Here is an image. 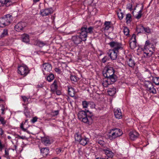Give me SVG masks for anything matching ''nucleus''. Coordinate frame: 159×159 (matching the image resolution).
Instances as JSON below:
<instances>
[{
	"label": "nucleus",
	"instance_id": "c756f323",
	"mask_svg": "<svg viewBox=\"0 0 159 159\" xmlns=\"http://www.w3.org/2000/svg\"><path fill=\"white\" fill-rule=\"evenodd\" d=\"M57 81L56 80H55L53 83L51 85L52 89L54 90H56L57 89Z\"/></svg>",
	"mask_w": 159,
	"mask_h": 159
},
{
	"label": "nucleus",
	"instance_id": "7c9ffc66",
	"mask_svg": "<svg viewBox=\"0 0 159 159\" xmlns=\"http://www.w3.org/2000/svg\"><path fill=\"white\" fill-rule=\"evenodd\" d=\"M125 20L127 24L130 23L132 20L131 15L129 13L126 15Z\"/></svg>",
	"mask_w": 159,
	"mask_h": 159
},
{
	"label": "nucleus",
	"instance_id": "6ab92c4d",
	"mask_svg": "<svg viewBox=\"0 0 159 159\" xmlns=\"http://www.w3.org/2000/svg\"><path fill=\"white\" fill-rule=\"evenodd\" d=\"M89 139L85 136H83L80 141L79 142V143L83 146L86 145L89 142Z\"/></svg>",
	"mask_w": 159,
	"mask_h": 159
},
{
	"label": "nucleus",
	"instance_id": "c03bdc74",
	"mask_svg": "<svg viewBox=\"0 0 159 159\" xmlns=\"http://www.w3.org/2000/svg\"><path fill=\"white\" fill-rule=\"evenodd\" d=\"M0 107L1 108V110L2 111L1 114L2 115H4L5 114L4 111L5 110V107L3 105H0Z\"/></svg>",
	"mask_w": 159,
	"mask_h": 159
},
{
	"label": "nucleus",
	"instance_id": "6e6552de",
	"mask_svg": "<svg viewBox=\"0 0 159 159\" xmlns=\"http://www.w3.org/2000/svg\"><path fill=\"white\" fill-rule=\"evenodd\" d=\"M52 69V66L51 64L48 63H44L43 64L42 70L44 75L50 72Z\"/></svg>",
	"mask_w": 159,
	"mask_h": 159
},
{
	"label": "nucleus",
	"instance_id": "864d4df0",
	"mask_svg": "<svg viewBox=\"0 0 159 159\" xmlns=\"http://www.w3.org/2000/svg\"><path fill=\"white\" fill-rule=\"evenodd\" d=\"M55 70L56 72L59 74H60L61 72V70L58 68H55Z\"/></svg>",
	"mask_w": 159,
	"mask_h": 159
},
{
	"label": "nucleus",
	"instance_id": "5701e85b",
	"mask_svg": "<svg viewBox=\"0 0 159 159\" xmlns=\"http://www.w3.org/2000/svg\"><path fill=\"white\" fill-rule=\"evenodd\" d=\"M107 92L109 95L112 96L114 95L116 92V89L114 88H109L108 89Z\"/></svg>",
	"mask_w": 159,
	"mask_h": 159
},
{
	"label": "nucleus",
	"instance_id": "774afa93",
	"mask_svg": "<svg viewBox=\"0 0 159 159\" xmlns=\"http://www.w3.org/2000/svg\"><path fill=\"white\" fill-rule=\"evenodd\" d=\"M53 159H59V158H58L57 157H55L54 158H53Z\"/></svg>",
	"mask_w": 159,
	"mask_h": 159
},
{
	"label": "nucleus",
	"instance_id": "58836bf2",
	"mask_svg": "<svg viewBox=\"0 0 159 159\" xmlns=\"http://www.w3.org/2000/svg\"><path fill=\"white\" fill-rule=\"evenodd\" d=\"M123 32L124 34L126 36H128L129 35V30L127 27H124Z\"/></svg>",
	"mask_w": 159,
	"mask_h": 159
},
{
	"label": "nucleus",
	"instance_id": "f8f14e48",
	"mask_svg": "<svg viewBox=\"0 0 159 159\" xmlns=\"http://www.w3.org/2000/svg\"><path fill=\"white\" fill-rule=\"evenodd\" d=\"M12 0H0V7H6L12 4Z\"/></svg>",
	"mask_w": 159,
	"mask_h": 159
},
{
	"label": "nucleus",
	"instance_id": "13d9d810",
	"mask_svg": "<svg viewBox=\"0 0 159 159\" xmlns=\"http://www.w3.org/2000/svg\"><path fill=\"white\" fill-rule=\"evenodd\" d=\"M43 84L42 83L38 84L37 85V87L38 88H42L43 87Z\"/></svg>",
	"mask_w": 159,
	"mask_h": 159
},
{
	"label": "nucleus",
	"instance_id": "ddd939ff",
	"mask_svg": "<svg viewBox=\"0 0 159 159\" xmlns=\"http://www.w3.org/2000/svg\"><path fill=\"white\" fill-rule=\"evenodd\" d=\"M25 26V24L24 22L18 23L15 26V29L16 31L20 32L22 30Z\"/></svg>",
	"mask_w": 159,
	"mask_h": 159
},
{
	"label": "nucleus",
	"instance_id": "1a4fd4ad",
	"mask_svg": "<svg viewBox=\"0 0 159 159\" xmlns=\"http://www.w3.org/2000/svg\"><path fill=\"white\" fill-rule=\"evenodd\" d=\"M53 12V9L52 8H46L42 9L40 11V14L43 16H48Z\"/></svg>",
	"mask_w": 159,
	"mask_h": 159
},
{
	"label": "nucleus",
	"instance_id": "72a5a7b5",
	"mask_svg": "<svg viewBox=\"0 0 159 159\" xmlns=\"http://www.w3.org/2000/svg\"><path fill=\"white\" fill-rule=\"evenodd\" d=\"M152 81L156 85H159V77H153Z\"/></svg>",
	"mask_w": 159,
	"mask_h": 159
},
{
	"label": "nucleus",
	"instance_id": "37998d69",
	"mask_svg": "<svg viewBox=\"0 0 159 159\" xmlns=\"http://www.w3.org/2000/svg\"><path fill=\"white\" fill-rule=\"evenodd\" d=\"M0 122L3 125H4L6 123V121L5 120L4 118L1 116H0Z\"/></svg>",
	"mask_w": 159,
	"mask_h": 159
},
{
	"label": "nucleus",
	"instance_id": "39448f33",
	"mask_svg": "<svg viewBox=\"0 0 159 159\" xmlns=\"http://www.w3.org/2000/svg\"><path fill=\"white\" fill-rule=\"evenodd\" d=\"M109 138L111 140H113L116 138L121 135L123 134L121 130L118 129H112L109 133Z\"/></svg>",
	"mask_w": 159,
	"mask_h": 159
},
{
	"label": "nucleus",
	"instance_id": "cd10ccee",
	"mask_svg": "<svg viewBox=\"0 0 159 159\" xmlns=\"http://www.w3.org/2000/svg\"><path fill=\"white\" fill-rule=\"evenodd\" d=\"M68 93L69 94L71 97H73L75 95L74 89L72 87H68Z\"/></svg>",
	"mask_w": 159,
	"mask_h": 159
},
{
	"label": "nucleus",
	"instance_id": "b1692460",
	"mask_svg": "<svg viewBox=\"0 0 159 159\" xmlns=\"http://www.w3.org/2000/svg\"><path fill=\"white\" fill-rule=\"evenodd\" d=\"M83 137L81 136L80 133H76L74 135L75 140L79 142L80 141L81 139Z\"/></svg>",
	"mask_w": 159,
	"mask_h": 159
},
{
	"label": "nucleus",
	"instance_id": "7ed1b4c3",
	"mask_svg": "<svg viewBox=\"0 0 159 159\" xmlns=\"http://www.w3.org/2000/svg\"><path fill=\"white\" fill-rule=\"evenodd\" d=\"M78 117L83 122L88 125H91L92 122L93 114L88 110L80 111L78 113Z\"/></svg>",
	"mask_w": 159,
	"mask_h": 159
},
{
	"label": "nucleus",
	"instance_id": "0eeeda50",
	"mask_svg": "<svg viewBox=\"0 0 159 159\" xmlns=\"http://www.w3.org/2000/svg\"><path fill=\"white\" fill-rule=\"evenodd\" d=\"M29 72L28 67L25 65L20 66L18 67V73L24 76H26Z\"/></svg>",
	"mask_w": 159,
	"mask_h": 159
},
{
	"label": "nucleus",
	"instance_id": "79ce46f5",
	"mask_svg": "<svg viewBox=\"0 0 159 159\" xmlns=\"http://www.w3.org/2000/svg\"><path fill=\"white\" fill-rule=\"evenodd\" d=\"M151 89H148V91H149L150 93H152L153 94H156V90L154 88V86H153L151 88Z\"/></svg>",
	"mask_w": 159,
	"mask_h": 159
},
{
	"label": "nucleus",
	"instance_id": "393cba45",
	"mask_svg": "<svg viewBox=\"0 0 159 159\" xmlns=\"http://www.w3.org/2000/svg\"><path fill=\"white\" fill-rule=\"evenodd\" d=\"M22 41L25 43H28L30 41L29 35L26 34H24L22 36Z\"/></svg>",
	"mask_w": 159,
	"mask_h": 159
},
{
	"label": "nucleus",
	"instance_id": "c85d7f7f",
	"mask_svg": "<svg viewBox=\"0 0 159 159\" xmlns=\"http://www.w3.org/2000/svg\"><path fill=\"white\" fill-rule=\"evenodd\" d=\"M42 141L46 145L50 143V141L48 138L44 137L42 139Z\"/></svg>",
	"mask_w": 159,
	"mask_h": 159
},
{
	"label": "nucleus",
	"instance_id": "4c0bfd02",
	"mask_svg": "<svg viewBox=\"0 0 159 159\" xmlns=\"http://www.w3.org/2000/svg\"><path fill=\"white\" fill-rule=\"evenodd\" d=\"M70 80L73 81V83L76 82L78 80V78L75 75H71L70 76Z\"/></svg>",
	"mask_w": 159,
	"mask_h": 159
},
{
	"label": "nucleus",
	"instance_id": "e2e57ef3",
	"mask_svg": "<svg viewBox=\"0 0 159 159\" xmlns=\"http://www.w3.org/2000/svg\"><path fill=\"white\" fill-rule=\"evenodd\" d=\"M13 135L14 136H16V137H17V135H19L17 134H16L15 133V134H14Z\"/></svg>",
	"mask_w": 159,
	"mask_h": 159
},
{
	"label": "nucleus",
	"instance_id": "603ef678",
	"mask_svg": "<svg viewBox=\"0 0 159 159\" xmlns=\"http://www.w3.org/2000/svg\"><path fill=\"white\" fill-rule=\"evenodd\" d=\"M5 155L7 158H9V152L8 151H7L6 149L5 150Z\"/></svg>",
	"mask_w": 159,
	"mask_h": 159
},
{
	"label": "nucleus",
	"instance_id": "3c124183",
	"mask_svg": "<svg viewBox=\"0 0 159 159\" xmlns=\"http://www.w3.org/2000/svg\"><path fill=\"white\" fill-rule=\"evenodd\" d=\"M108 59V58L107 56L104 57L102 59V61L103 63H105L107 60Z\"/></svg>",
	"mask_w": 159,
	"mask_h": 159
},
{
	"label": "nucleus",
	"instance_id": "a878e982",
	"mask_svg": "<svg viewBox=\"0 0 159 159\" xmlns=\"http://www.w3.org/2000/svg\"><path fill=\"white\" fill-rule=\"evenodd\" d=\"M139 29L144 30L147 33H150L151 32L150 29L149 27L145 28L143 25L139 26L137 27L138 31Z\"/></svg>",
	"mask_w": 159,
	"mask_h": 159
},
{
	"label": "nucleus",
	"instance_id": "9d476101",
	"mask_svg": "<svg viewBox=\"0 0 159 159\" xmlns=\"http://www.w3.org/2000/svg\"><path fill=\"white\" fill-rule=\"evenodd\" d=\"M102 151L108 157L112 158L114 155L113 152L109 148L107 147L102 149Z\"/></svg>",
	"mask_w": 159,
	"mask_h": 159
},
{
	"label": "nucleus",
	"instance_id": "bb28decb",
	"mask_svg": "<svg viewBox=\"0 0 159 159\" xmlns=\"http://www.w3.org/2000/svg\"><path fill=\"white\" fill-rule=\"evenodd\" d=\"M144 84L146 87L147 88V90L151 89V88L153 86L152 83L150 81H145L144 82Z\"/></svg>",
	"mask_w": 159,
	"mask_h": 159
},
{
	"label": "nucleus",
	"instance_id": "dca6fc26",
	"mask_svg": "<svg viewBox=\"0 0 159 159\" xmlns=\"http://www.w3.org/2000/svg\"><path fill=\"white\" fill-rule=\"evenodd\" d=\"M137 6H134V3L133 2H131L127 4L126 6V8L129 11H134L136 9Z\"/></svg>",
	"mask_w": 159,
	"mask_h": 159
},
{
	"label": "nucleus",
	"instance_id": "f257e3e1",
	"mask_svg": "<svg viewBox=\"0 0 159 159\" xmlns=\"http://www.w3.org/2000/svg\"><path fill=\"white\" fill-rule=\"evenodd\" d=\"M93 28L91 26L87 28V26L84 25L81 27L79 35H74L72 36L71 40L75 45H78L83 41L86 40L87 34H92L93 33Z\"/></svg>",
	"mask_w": 159,
	"mask_h": 159
},
{
	"label": "nucleus",
	"instance_id": "20e7f679",
	"mask_svg": "<svg viewBox=\"0 0 159 159\" xmlns=\"http://www.w3.org/2000/svg\"><path fill=\"white\" fill-rule=\"evenodd\" d=\"M12 21V16L10 14H7L4 17L0 19V27H4L9 25Z\"/></svg>",
	"mask_w": 159,
	"mask_h": 159
},
{
	"label": "nucleus",
	"instance_id": "aec40b11",
	"mask_svg": "<svg viewBox=\"0 0 159 159\" xmlns=\"http://www.w3.org/2000/svg\"><path fill=\"white\" fill-rule=\"evenodd\" d=\"M25 106L24 107L25 110H24V113L27 118H30L31 117V115L29 111L28 110V108L26 106V104H23Z\"/></svg>",
	"mask_w": 159,
	"mask_h": 159
},
{
	"label": "nucleus",
	"instance_id": "412c9836",
	"mask_svg": "<svg viewBox=\"0 0 159 159\" xmlns=\"http://www.w3.org/2000/svg\"><path fill=\"white\" fill-rule=\"evenodd\" d=\"M49 150L48 148H42L40 149L41 153L43 157H45L48 154Z\"/></svg>",
	"mask_w": 159,
	"mask_h": 159
},
{
	"label": "nucleus",
	"instance_id": "5fc2aeb1",
	"mask_svg": "<svg viewBox=\"0 0 159 159\" xmlns=\"http://www.w3.org/2000/svg\"><path fill=\"white\" fill-rule=\"evenodd\" d=\"M61 151V148H57L56 149V152L57 154H59L60 153Z\"/></svg>",
	"mask_w": 159,
	"mask_h": 159
},
{
	"label": "nucleus",
	"instance_id": "a211bd4d",
	"mask_svg": "<svg viewBox=\"0 0 159 159\" xmlns=\"http://www.w3.org/2000/svg\"><path fill=\"white\" fill-rule=\"evenodd\" d=\"M139 135V134L136 131H131L129 133L130 138L133 140L136 139Z\"/></svg>",
	"mask_w": 159,
	"mask_h": 159
},
{
	"label": "nucleus",
	"instance_id": "bf43d9fd",
	"mask_svg": "<svg viewBox=\"0 0 159 159\" xmlns=\"http://www.w3.org/2000/svg\"><path fill=\"white\" fill-rule=\"evenodd\" d=\"M4 133V131L2 129L0 128V136L2 135Z\"/></svg>",
	"mask_w": 159,
	"mask_h": 159
},
{
	"label": "nucleus",
	"instance_id": "4d7b16f0",
	"mask_svg": "<svg viewBox=\"0 0 159 159\" xmlns=\"http://www.w3.org/2000/svg\"><path fill=\"white\" fill-rule=\"evenodd\" d=\"M17 137L20 139H26V138L25 136H20L19 135H17Z\"/></svg>",
	"mask_w": 159,
	"mask_h": 159
},
{
	"label": "nucleus",
	"instance_id": "49530a36",
	"mask_svg": "<svg viewBox=\"0 0 159 159\" xmlns=\"http://www.w3.org/2000/svg\"><path fill=\"white\" fill-rule=\"evenodd\" d=\"M92 108H95V104L93 102H89V106Z\"/></svg>",
	"mask_w": 159,
	"mask_h": 159
},
{
	"label": "nucleus",
	"instance_id": "9b49d317",
	"mask_svg": "<svg viewBox=\"0 0 159 159\" xmlns=\"http://www.w3.org/2000/svg\"><path fill=\"white\" fill-rule=\"evenodd\" d=\"M118 52H117L116 51L111 49L109 51L107 52V54L111 60H115L116 59Z\"/></svg>",
	"mask_w": 159,
	"mask_h": 159
},
{
	"label": "nucleus",
	"instance_id": "ea45409f",
	"mask_svg": "<svg viewBox=\"0 0 159 159\" xmlns=\"http://www.w3.org/2000/svg\"><path fill=\"white\" fill-rule=\"evenodd\" d=\"M142 9L140 10L138 12V13L134 16V17L138 19H139L141 17L142 14Z\"/></svg>",
	"mask_w": 159,
	"mask_h": 159
},
{
	"label": "nucleus",
	"instance_id": "f704fd0d",
	"mask_svg": "<svg viewBox=\"0 0 159 159\" xmlns=\"http://www.w3.org/2000/svg\"><path fill=\"white\" fill-rule=\"evenodd\" d=\"M54 78V76L53 74H50L47 77V80L49 82H51Z\"/></svg>",
	"mask_w": 159,
	"mask_h": 159
},
{
	"label": "nucleus",
	"instance_id": "a18cd8bd",
	"mask_svg": "<svg viewBox=\"0 0 159 159\" xmlns=\"http://www.w3.org/2000/svg\"><path fill=\"white\" fill-rule=\"evenodd\" d=\"M59 110L54 111L52 112V115L53 116H55L59 114Z\"/></svg>",
	"mask_w": 159,
	"mask_h": 159
},
{
	"label": "nucleus",
	"instance_id": "2eb2a0df",
	"mask_svg": "<svg viewBox=\"0 0 159 159\" xmlns=\"http://www.w3.org/2000/svg\"><path fill=\"white\" fill-rule=\"evenodd\" d=\"M114 115L116 118L120 119L122 118V113L120 108L115 109L114 110Z\"/></svg>",
	"mask_w": 159,
	"mask_h": 159
},
{
	"label": "nucleus",
	"instance_id": "338daca9",
	"mask_svg": "<svg viewBox=\"0 0 159 159\" xmlns=\"http://www.w3.org/2000/svg\"><path fill=\"white\" fill-rule=\"evenodd\" d=\"M145 53L146 54L147 56H148V54H149L148 53L145 52Z\"/></svg>",
	"mask_w": 159,
	"mask_h": 159
},
{
	"label": "nucleus",
	"instance_id": "e433bc0d",
	"mask_svg": "<svg viewBox=\"0 0 159 159\" xmlns=\"http://www.w3.org/2000/svg\"><path fill=\"white\" fill-rule=\"evenodd\" d=\"M8 34V30L7 29H4L2 32L0 37L3 38L7 36Z\"/></svg>",
	"mask_w": 159,
	"mask_h": 159
},
{
	"label": "nucleus",
	"instance_id": "09e8293b",
	"mask_svg": "<svg viewBox=\"0 0 159 159\" xmlns=\"http://www.w3.org/2000/svg\"><path fill=\"white\" fill-rule=\"evenodd\" d=\"M21 97L22 98L23 101L24 102V103H25L28 101V98H27L26 96H21Z\"/></svg>",
	"mask_w": 159,
	"mask_h": 159
},
{
	"label": "nucleus",
	"instance_id": "0e129e2a",
	"mask_svg": "<svg viewBox=\"0 0 159 159\" xmlns=\"http://www.w3.org/2000/svg\"><path fill=\"white\" fill-rule=\"evenodd\" d=\"M7 138L9 139H11V137L10 136H7Z\"/></svg>",
	"mask_w": 159,
	"mask_h": 159
},
{
	"label": "nucleus",
	"instance_id": "6e6d98bb",
	"mask_svg": "<svg viewBox=\"0 0 159 159\" xmlns=\"http://www.w3.org/2000/svg\"><path fill=\"white\" fill-rule=\"evenodd\" d=\"M20 128H21V129H22V130H23L24 131H26V129H25L24 128V127H23V123H22L21 125H20Z\"/></svg>",
	"mask_w": 159,
	"mask_h": 159
},
{
	"label": "nucleus",
	"instance_id": "4468645a",
	"mask_svg": "<svg viewBox=\"0 0 159 159\" xmlns=\"http://www.w3.org/2000/svg\"><path fill=\"white\" fill-rule=\"evenodd\" d=\"M33 43L34 45L39 46L40 47H42L43 46L47 45L48 44V43L47 41L43 42L39 39L34 40Z\"/></svg>",
	"mask_w": 159,
	"mask_h": 159
},
{
	"label": "nucleus",
	"instance_id": "8fccbe9b",
	"mask_svg": "<svg viewBox=\"0 0 159 159\" xmlns=\"http://www.w3.org/2000/svg\"><path fill=\"white\" fill-rule=\"evenodd\" d=\"M38 119V118L37 117H34L31 120V121L32 123H34L37 121Z\"/></svg>",
	"mask_w": 159,
	"mask_h": 159
},
{
	"label": "nucleus",
	"instance_id": "473e14b6",
	"mask_svg": "<svg viewBox=\"0 0 159 159\" xmlns=\"http://www.w3.org/2000/svg\"><path fill=\"white\" fill-rule=\"evenodd\" d=\"M152 46V44H151L149 41L147 40L146 41L144 46V48L145 49H149V48L151 46Z\"/></svg>",
	"mask_w": 159,
	"mask_h": 159
},
{
	"label": "nucleus",
	"instance_id": "4be33fe9",
	"mask_svg": "<svg viewBox=\"0 0 159 159\" xmlns=\"http://www.w3.org/2000/svg\"><path fill=\"white\" fill-rule=\"evenodd\" d=\"M128 66L132 68H133L135 66V63L134 59L132 58H130L127 61Z\"/></svg>",
	"mask_w": 159,
	"mask_h": 159
},
{
	"label": "nucleus",
	"instance_id": "680f3d73",
	"mask_svg": "<svg viewBox=\"0 0 159 159\" xmlns=\"http://www.w3.org/2000/svg\"><path fill=\"white\" fill-rule=\"evenodd\" d=\"M33 1L34 3H36L39 2L40 0H33Z\"/></svg>",
	"mask_w": 159,
	"mask_h": 159
},
{
	"label": "nucleus",
	"instance_id": "052dcab7",
	"mask_svg": "<svg viewBox=\"0 0 159 159\" xmlns=\"http://www.w3.org/2000/svg\"><path fill=\"white\" fill-rule=\"evenodd\" d=\"M56 93L58 95H59L61 94V92L60 91H57L56 92Z\"/></svg>",
	"mask_w": 159,
	"mask_h": 159
},
{
	"label": "nucleus",
	"instance_id": "a19ab883",
	"mask_svg": "<svg viewBox=\"0 0 159 159\" xmlns=\"http://www.w3.org/2000/svg\"><path fill=\"white\" fill-rule=\"evenodd\" d=\"M82 105L83 107L84 108H87L89 106V102L86 101H84L82 102Z\"/></svg>",
	"mask_w": 159,
	"mask_h": 159
},
{
	"label": "nucleus",
	"instance_id": "de8ad7c7",
	"mask_svg": "<svg viewBox=\"0 0 159 159\" xmlns=\"http://www.w3.org/2000/svg\"><path fill=\"white\" fill-rule=\"evenodd\" d=\"M117 15L119 19L120 20H121L123 17V14L122 12L118 13Z\"/></svg>",
	"mask_w": 159,
	"mask_h": 159
},
{
	"label": "nucleus",
	"instance_id": "f3484780",
	"mask_svg": "<svg viewBox=\"0 0 159 159\" xmlns=\"http://www.w3.org/2000/svg\"><path fill=\"white\" fill-rule=\"evenodd\" d=\"M136 36L134 34H133L132 37V39H133L132 42L130 43V46L131 49H134L136 46Z\"/></svg>",
	"mask_w": 159,
	"mask_h": 159
},
{
	"label": "nucleus",
	"instance_id": "423d86ee",
	"mask_svg": "<svg viewBox=\"0 0 159 159\" xmlns=\"http://www.w3.org/2000/svg\"><path fill=\"white\" fill-rule=\"evenodd\" d=\"M111 48H113L112 50L119 52L120 50L123 49V45L121 43L116 41H111L108 43Z\"/></svg>",
	"mask_w": 159,
	"mask_h": 159
},
{
	"label": "nucleus",
	"instance_id": "2f4dec72",
	"mask_svg": "<svg viewBox=\"0 0 159 159\" xmlns=\"http://www.w3.org/2000/svg\"><path fill=\"white\" fill-rule=\"evenodd\" d=\"M111 22L110 21H106L104 23L105 27L104 30H107L110 27V25Z\"/></svg>",
	"mask_w": 159,
	"mask_h": 159
},
{
	"label": "nucleus",
	"instance_id": "f03ea898",
	"mask_svg": "<svg viewBox=\"0 0 159 159\" xmlns=\"http://www.w3.org/2000/svg\"><path fill=\"white\" fill-rule=\"evenodd\" d=\"M114 72L115 70L112 67L108 66L105 68L102 72L103 76L105 78L103 84L104 86L106 87L107 85L113 84L117 81V77Z\"/></svg>",
	"mask_w": 159,
	"mask_h": 159
},
{
	"label": "nucleus",
	"instance_id": "c9c22d12",
	"mask_svg": "<svg viewBox=\"0 0 159 159\" xmlns=\"http://www.w3.org/2000/svg\"><path fill=\"white\" fill-rule=\"evenodd\" d=\"M97 142L99 144L102 146L103 147V148H104L105 147H107V144L105 143L104 141L102 140L98 139V140Z\"/></svg>",
	"mask_w": 159,
	"mask_h": 159
},
{
	"label": "nucleus",
	"instance_id": "69168bd1",
	"mask_svg": "<svg viewBox=\"0 0 159 159\" xmlns=\"http://www.w3.org/2000/svg\"><path fill=\"white\" fill-rule=\"evenodd\" d=\"M74 32H75V31H72V32H70V34H73Z\"/></svg>",
	"mask_w": 159,
	"mask_h": 159
}]
</instances>
